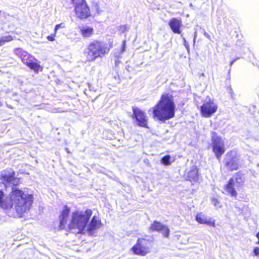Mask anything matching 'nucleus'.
Here are the masks:
<instances>
[{
    "label": "nucleus",
    "mask_w": 259,
    "mask_h": 259,
    "mask_svg": "<svg viewBox=\"0 0 259 259\" xmlns=\"http://www.w3.org/2000/svg\"><path fill=\"white\" fill-rule=\"evenodd\" d=\"M70 212V208L67 205H64L59 215V228L61 230L65 229Z\"/></svg>",
    "instance_id": "obj_12"
},
{
    "label": "nucleus",
    "mask_w": 259,
    "mask_h": 259,
    "mask_svg": "<svg viewBox=\"0 0 259 259\" xmlns=\"http://www.w3.org/2000/svg\"><path fill=\"white\" fill-rule=\"evenodd\" d=\"M187 179L191 182H198L199 180V176L198 169L196 168H193L187 174Z\"/></svg>",
    "instance_id": "obj_15"
},
{
    "label": "nucleus",
    "mask_w": 259,
    "mask_h": 259,
    "mask_svg": "<svg viewBox=\"0 0 259 259\" xmlns=\"http://www.w3.org/2000/svg\"><path fill=\"white\" fill-rule=\"evenodd\" d=\"M133 118H135L139 126L148 127V118L146 114L140 108L136 106L132 107Z\"/></svg>",
    "instance_id": "obj_10"
},
{
    "label": "nucleus",
    "mask_w": 259,
    "mask_h": 259,
    "mask_svg": "<svg viewBox=\"0 0 259 259\" xmlns=\"http://www.w3.org/2000/svg\"><path fill=\"white\" fill-rule=\"evenodd\" d=\"M0 180L4 185L12 184L11 191L6 198L4 191L0 190V207L8 211L14 209L18 218L23 217L32 208L33 195L26 193L22 189L16 187L21 184V179L15 177L13 169L3 170L0 175Z\"/></svg>",
    "instance_id": "obj_1"
},
{
    "label": "nucleus",
    "mask_w": 259,
    "mask_h": 259,
    "mask_svg": "<svg viewBox=\"0 0 259 259\" xmlns=\"http://www.w3.org/2000/svg\"><path fill=\"white\" fill-rule=\"evenodd\" d=\"M256 237H257V238H258V243H259V232H258V233H257L256 234Z\"/></svg>",
    "instance_id": "obj_34"
},
{
    "label": "nucleus",
    "mask_w": 259,
    "mask_h": 259,
    "mask_svg": "<svg viewBox=\"0 0 259 259\" xmlns=\"http://www.w3.org/2000/svg\"><path fill=\"white\" fill-rule=\"evenodd\" d=\"M112 47L111 44L94 39L90 42L83 51L87 62H94L98 58H102L107 55Z\"/></svg>",
    "instance_id": "obj_3"
},
{
    "label": "nucleus",
    "mask_w": 259,
    "mask_h": 259,
    "mask_svg": "<svg viewBox=\"0 0 259 259\" xmlns=\"http://www.w3.org/2000/svg\"><path fill=\"white\" fill-rule=\"evenodd\" d=\"M128 28L127 25H120L118 28L119 32L120 33H124L128 31Z\"/></svg>",
    "instance_id": "obj_22"
},
{
    "label": "nucleus",
    "mask_w": 259,
    "mask_h": 259,
    "mask_svg": "<svg viewBox=\"0 0 259 259\" xmlns=\"http://www.w3.org/2000/svg\"><path fill=\"white\" fill-rule=\"evenodd\" d=\"M169 229L166 227L163 226V235L167 237L169 235Z\"/></svg>",
    "instance_id": "obj_24"
},
{
    "label": "nucleus",
    "mask_w": 259,
    "mask_h": 259,
    "mask_svg": "<svg viewBox=\"0 0 259 259\" xmlns=\"http://www.w3.org/2000/svg\"><path fill=\"white\" fill-rule=\"evenodd\" d=\"M218 109V105L210 99H206L201 106V113L204 117H210Z\"/></svg>",
    "instance_id": "obj_9"
},
{
    "label": "nucleus",
    "mask_w": 259,
    "mask_h": 259,
    "mask_svg": "<svg viewBox=\"0 0 259 259\" xmlns=\"http://www.w3.org/2000/svg\"><path fill=\"white\" fill-rule=\"evenodd\" d=\"M225 165L231 171L237 170L239 167V158L235 151H231L227 153L225 159Z\"/></svg>",
    "instance_id": "obj_11"
},
{
    "label": "nucleus",
    "mask_w": 259,
    "mask_h": 259,
    "mask_svg": "<svg viewBox=\"0 0 259 259\" xmlns=\"http://www.w3.org/2000/svg\"><path fill=\"white\" fill-rule=\"evenodd\" d=\"M64 27L65 26L63 23L57 24L55 27L54 31L57 33L58 29L60 28H64Z\"/></svg>",
    "instance_id": "obj_26"
},
{
    "label": "nucleus",
    "mask_w": 259,
    "mask_h": 259,
    "mask_svg": "<svg viewBox=\"0 0 259 259\" xmlns=\"http://www.w3.org/2000/svg\"><path fill=\"white\" fill-rule=\"evenodd\" d=\"M175 109L174 102L163 95V120L173 117L175 113Z\"/></svg>",
    "instance_id": "obj_8"
},
{
    "label": "nucleus",
    "mask_w": 259,
    "mask_h": 259,
    "mask_svg": "<svg viewBox=\"0 0 259 259\" xmlns=\"http://www.w3.org/2000/svg\"><path fill=\"white\" fill-rule=\"evenodd\" d=\"M208 218H209L202 212L197 213L196 216V221L201 224H206Z\"/></svg>",
    "instance_id": "obj_18"
},
{
    "label": "nucleus",
    "mask_w": 259,
    "mask_h": 259,
    "mask_svg": "<svg viewBox=\"0 0 259 259\" xmlns=\"http://www.w3.org/2000/svg\"><path fill=\"white\" fill-rule=\"evenodd\" d=\"M56 32L54 31V33L50 35L47 36V38L49 41H53L55 40V38L56 36Z\"/></svg>",
    "instance_id": "obj_23"
},
{
    "label": "nucleus",
    "mask_w": 259,
    "mask_h": 259,
    "mask_svg": "<svg viewBox=\"0 0 259 259\" xmlns=\"http://www.w3.org/2000/svg\"><path fill=\"white\" fill-rule=\"evenodd\" d=\"M162 230V225L160 222L154 221L149 227V230L151 232H159Z\"/></svg>",
    "instance_id": "obj_19"
},
{
    "label": "nucleus",
    "mask_w": 259,
    "mask_h": 259,
    "mask_svg": "<svg viewBox=\"0 0 259 259\" xmlns=\"http://www.w3.org/2000/svg\"><path fill=\"white\" fill-rule=\"evenodd\" d=\"M93 211L90 209H87L84 213L79 211L73 212L68 226V229H77L78 234H84L87 231L90 234H94L102 227V224L100 219L96 215L93 216L89 223Z\"/></svg>",
    "instance_id": "obj_2"
},
{
    "label": "nucleus",
    "mask_w": 259,
    "mask_h": 259,
    "mask_svg": "<svg viewBox=\"0 0 259 259\" xmlns=\"http://www.w3.org/2000/svg\"><path fill=\"white\" fill-rule=\"evenodd\" d=\"M79 31L84 38L91 37L94 34V28L91 27H82Z\"/></svg>",
    "instance_id": "obj_16"
},
{
    "label": "nucleus",
    "mask_w": 259,
    "mask_h": 259,
    "mask_svg": "<svg viewBox=\"0 0 259 259\" xmlns=\"http://www.w3.org/2000/svg\"><path fill=\"white\" fill-rule=\"evenodd\" d=\"M253 252L255 255H259V247H255L253 250Z\"/></svg>",
    "instance_id": "obj_29"
},
{
    "label": "nucleus",
    "mask_w": 259,
    "mask_h": 259,
    "mask_svg": "<svg viewBox=\"0 0 259 259\" xmlns=\"http://www.w3.org/2000/svg\"><path fill=\"white\" fill-rule=\"evenodd\" d=\"M14 52L16 55H18L22 52V50L20 48H16L14 49Z\"/></svg>",
    "instance_id": "obj_28"
},
{
    "label": "nucleus",
    "mask_w": 259,
    "mask_h": 259,
    "mask_svg": "<svg viewBox=\"0 0 259 259\" xmlns=\"http://www.w3.org/2000/svg\"><path fill=\"white\" fill-rule=\"evenodd\" d=\"M175 161V158L171 157L169 155L163 156V164L165 165H169L172 162Z\"/></svg>",
    "instance_id": "obj_20"
},
{
    "label": "nucleus",
    "mask_w": 259,
    "mask_h": 259,
    "mask_svg": "<svg viewBox=\"0 0 259 259\" xmlns=\"http://www.w3.org/2000/svg\"><path fill=\"white\" fill-rule=\"evenodd\" d=\"M153 118L156 120H162V97L153 108Z\"/></svg>",
    "instance_id": "obj_14"
},
{
    "label": "nucleus",
    "mask_w": 259,
    "mask_h": 259,
    "mask_svg": "<svg viewBox=\"0 0 259 259\" xmlns=\"http://www.w3.org/2000/svg\"><path fill=\"white\" fill-rule=\"evenodd\" d=\"M25 65L30 69L33 70L35 72L42 70V67L37 63L35 62H27Z\"/></svg>",
    "instance_id": "obj_17"
},
{
    "label": "nucleus",
    "mask_w": 259,
    "mask_h": 259,
    "mask_svg": "<svg viewBox=\"0 0 259 259\" xmlns=\"http://www.w3.org/2000/svg\"><path fill=\"white\" fill-rule=\"evenodd\" d=\"M13 40V38L11 35H7L2 37L0 39V43L1 46L4 45L6 42H10Z\"/></svg>",
    "instance_id": "obj_21"
},
{
    "label": "nucleus",
    "mask_w": 259,
    "mask_h": 259,
    "mask_svg": "<svg viewBox=\"0 0 259 259\" xmlns=\"http://www.w3.org/2000/svg\"><path fill=\"white\" fill-rule=\"evenodd\" d=\"M125 45H126V41L125 40H123L122 41V50H124V48L125 47Z\"/></svg>",
    "instance_id": "obj_31"
},
{
    "label": "nucleus",
    "mask_w": 259,
    "mask_h": 259,
    "mask_svg": "<svg viewBox=\"0 0 259 259\" xmlns=\"http://www.w3.org/2000/svg\"><path fill=\"white\" fill-rule=\"evenodd\" d=\"M206 224L212 226L213 227H215V222L214 221H212L211 219L208 218Z\"/></svg>",
    "instance_id": "obj_25"
},
{
    "label": "nucleus",
    "mask_w": 259,
    "mask_h": 259,
    "mask_svg": "<svg viewBox=\"0 0 259 259\" xmlns=\"http://www.w3.org/2000/svg\"><path fill=\"white\" fill-rule=\"evenodd\" d=\"M168 24L174 33L178 34L181 33L180 29L182 26V23L180 19L172 18Z\"/></svg>",
    "instance_id": "obj_13"
},
{
    "label": "nucleus",
    "mask_w": 259,
    "mask_h": 259,
    "mask_svg": "<svg viewBox=\"0 0 259 259\" xmlns=\"http://www.w3.org/2000/svg\"><path fill=\"white\" fill-rule=\"evenodd\" d=\"M152 241L144 237L139 238L131 251L136 255L145 256L150 252Z\"/></svg>",
    "instance_id": "obj_5"
},
{
    "label": "nucleus",
    "mask_w": 259,
    "mask_h": 259,
    "mask_svg": "<svg viewBox=\"0 0 259 259\" xmlns=\"http://www.w3.org/2000/svg\"><path fill=\"white\" fill-rule=\"evenodd\" d=\"M245 178L243 175L236 174L235 177L229 179L227 184L225 187L226 192L232 197H236L237 191L243 185Z\"/></svg>",
    "instance_id": "obj_6"
},
{
    "label": "nucleus",
    "mask_w": 259,
    "mask_h": 259,
    "mask_svg": "<svg viewBox=\"0 0 259 259\" xmlns=\"http://www.w3.org/2000/svg\"><path fill=\"white\" fill-rule=\"evenodd\" d=\"M235 60L231 61V62L230 63V65L231 66L233 64V63L235 62Z\"/></svg>",
    "instance_id": "obj_33"
},
{
    "label": "nucleus",
    "mask_w": 259,
    "mask_h": 259,
    "mask_svg": "<svg viewBox=\"0 0 259 259\" xmlns=\"http://www.w3.org/2000/svg\"><path fill=\"white\" fill-rule=\"evenodd\" d=\"M183 40H184V45L185 47L186 48L187 50L188 51L189 49V46L188 43L187 42V41L186 40L185 38H183Z\"/></svg>",
    "instance_id": "obj_30"
},
{
    "label": "nucleus",
    "mask_w": 259,
    "mask_h": 259,
    "mask_svg": "<svg viewBox=\"0 0 259 259\" xmlns=\"http://www.w3.org/2000/svg\"><path fill=\"white\" fill-rule=\"evenodd\" d=\"M196 34H197V32H195V34H194V42H195V39H196Z\"/></svg>",
    "instance_id": "obj_32"
},
{
    "label": "nucleus",
    "mask_w": 259,
    "mask_h": 259,
    "mask_svg": "<svg viewBox=\"0 0 259 259\" xmlns=\"http://www.w3.org/2000/svg\"><path fill=\"white\" fill-rule=\"evenodd\" d=\"M77 18L86 20L92 16L91 11L85 0H71Z\"/></svg>",
    "instance_id": "obj_4"
},
{
    "label": "nucleus",
    "mask_w": 259,
    "mask_h": 259,
    "mask_svg": "<svg viewBox=\"0 0 259 259\" xmlns=\"http://www.w3.org/2000/svg\"><path fill=\"white\" fill-rule=\"evenodd\" d=\"M211 142L212 151L217 159L220 160L222 155L225 152V141L221 137L218 136L216 133L212 132Z\"/></svg>",
    "instance_id": "obj_7"
},
{
    "label": "nucleus",
    "mask_w": 259,
    "mask_h": 259,
    "mask_svg": "<svg viewBox=\"0 0 259 259\" xmlns=\"http://www.w3.org/2000/svg\"><path fill=\"white\" fill-rule=\"evenodd\" d=\"M204 35H205L206 36H207V37H208V36H209L208 34H207L206 32H205V33H204Z\"/></svg>",
    "instance_id": "obj_35"
},
{
    "label": "nucleus",
    "mask_w": 259,
    "mask_h": 259,
    "mask_svg": "<svg viewBox=\"0 0 259 259\" xmlns=\"http://www.w3.org/2000/svg\"><path fill=\"white\" fill-rule=\"evenodd\" d=\"M212 203L215 206H218L219 204V201L215 198L212 199Z\"/></svg>",
    "instance_id": "obj_27"
}]
</instances>
